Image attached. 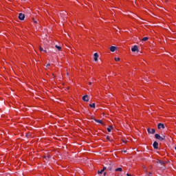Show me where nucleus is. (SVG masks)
I'll use <instances>...</instances> for the list:
<instances>
[{"mask_svg": "<svg viewBox=\"0 0 176 176\" xmlns=\"http://www.w3.org/2000/svg\"><path fill=\"white\" fill-rule=\"evenodd\" d=\"M45 159H46V160H47V158H46V157H45Z\"/></svg>", "mask_w": 176, "mask_h": 176, "instance_id": "33", "label": "nucleus"}, {"mask_svg": "<svg viewBox=\"0 0 176 176\" xmlns=\"http://www.w3.org/2000/svg\"><path fill=\"white\" fill-rule=\"evenodd\" d=\"M90 108H96V103L89 104Z\"/></svg>", "mask_w": 176, "mask_h": 176, "instance_id": "14", "label": "nucleus"}, {"mask_svg": "<svg viewBox=\"0 0 176 176\" xmlns=\"http://www.w3.org/2000/svg\"><path fill=\"white\" fill-rule=\"evenodd\" d=\"M126 175L127 176H132L131 174H129V173H127Z\"/></svg>", "mask_w": 176, "mask_h": 176, "instance_id": "26", "label": "nucleus"}, {"mask_svg": "<svg viewBox=\"0 0 176 176\" xmlns=\"http://www.w3.org/2000/svg\"><path fill=\"white\" fill-rule=\"evenodd\" d=\"M34 23H36V21H34Z\"/></svg>", "mask_w": 176, "mask_h": 176, "instance_id": "29", "label": "nucleus"}, {"mask_svg": "<svg viewBox=\"0 0 176 176\" xmlns=\"http://www.w3.org/2000/svg\"><path fill=\"white\" fill-rule=\"evenodd\" d=\"M126 151H124V153H126Z\"/></svg>", "mask_w": 176, "mask_h": 176, "instance_id": "28", "label": "nucleus"}, {"mask_svg": "<svg viewBox=\"0 0 176 176\" xmlns=\"http://www.w3.org/2000/svg\"><path fill=\"white\" fill-rule=\"evenodd\" d=\"M157 164H160V168H162V170H166V168L164 167L165 164H166V161H162L160 160H158L157 161Z\"/></svg>", "mask_w": 176, "mask_h": 176, "instance_id": "1", "label": "nucleus"}, {"mask_svg": "<svg viewBox=\"0 0 176 176\" xmlns=\"http://www.w3.org/2000/svg\"><path fill=\"white\" fill-rule=\"evenodd\" d=\"M45 159H46V160H47V158H46V157H45Z\"/></svg>", "mask_w": 176, "mask_h": 176, "instance_id": "34", "label": "nucleus"}, {"mask_svg": "<svg viewBox=\"0 0 176 176\" xmlns=\"http://www.w3.org/2000/svg\"><path fill=\"white\" fill-rule=\"evenodd\" d=\"M49 67H50V63H48V64L46 65V68H49Z\"/></svg>", "mask_w": 176, "mask_h": 176, "instance_id": "21", "label": "nucleus"}, {"mask_svg": "<svg viewBox=\"0 0 176 176\" xmlns=\"http://www.w3.org/2000/svg\"><path fill=\"white\" fill-rule=\"evenodd\" d=\"M107 140H108V141H110L109 136H107Z\"/></svg>", "mask_w": 176, "mask_h": 176, "instance_id": "23", "label": "nucleus"}, {"mask_svg": "<svg viewBox=\"0 0 176 176\" xmlns=\"http://www.w3.org/2000/svg\"><path fill=\"white\" fill-rule=\"evenodd\" d=\"M40 51L41 52H45V53H47V51L43 50V47H40Z\"/></svg>", "mask_w": 176, "mask_h": 176, "instance_id": "16", "label": "nucleus"}, {"mask_svg": "<svg viewBox=\"0 0 176 176\" xmlns=\"http://www.w3.org/2000/svg\"><path fill=\"white\" fill-rule=\"evenodd\" d=\"M122 142H123V144H126V141L125 140H122Z\"/></svg>", "mask_w": 176, "mask_h": 176, "instance_id": "25", "label": "nucleus"}, {"mask_svg": "<svg viewBox=\"0 0 176 176\" xmlns=\"http://www.w3.org/2000/svg\"><path fill=\"white\" fill-rule=\"evenodd\" d=\"M112 167H113V164H110L109 166H107V170L112 171Z\"/></svg>", "mask_w": 176, "mask_h": 176, "instance_id": "10", "label": "nucleus"}, {"mask_svg": "<svg viewBox=\"0 0 176 176\" xmlns=\"http://www.w3.org/2000/svg\"><path fill=\"white\" fill-rule=\"evenodd\" d=\"M28 134H26V137H28Z\"/></svg>", "mask_w": 176, "mask_h": 176, "instance_id": "30", "label": "nucleus"}, {"mask_svg": "<svg viewBox=\"0 0 176 176\" xmlns=\"http://www.w3.org/2000/svg\"><path fill=\"white\" fill-rule=\"evenodd\" d=\"M123 170V169H122V168H118L116 169H115V171L118 172V171H120V172H122Z\"/></svg>", "mask_w": 176, "mask_h": 176, "instance_id": "15", "label": "nucleus"}, {"mask_svg": "<svg viewBox=\"0 0 176 176\" xmlns=\"http://www.w3.org/2000/svg\"><path fill=\"white\" fill-rule=\"evenodd\" d=\"M103 171H105V170H108L107 166H104L102 169Z\"/></svg>", "mask_w": 176, "mask_h": 176, "instance_id": "17", "label": "nucleus"}, {"mask_svg": "<svg viewBox=\"0 0 176 176\" xmlns=\"http://www.w3.org/2000/svg\"><path fill=\"white\" fill-rule=\"evenodd\" d=\"M94 120L96 121V123H100V124H102V120H101L94 119Z\"/></svg>", "mask_w": 176, "mask_h": 176, "instance_id": "12", "label": "nucleus"}, {"mask_svg": "<svg viewBox=\"0 0 176 176\" xmlns=\"http://www.w3.org/2000/svg\"><path fill=\"white\" fill-rule=\"evenodd\" d=\"M102 173H104V170H102V169L98 171V174H102Z\"/></svg>", "mask_w": 176, "mask_h": 176, "instance_id": "18", "label": "nucleus"}, {"mask_svg": "<svg viewBox=\"0 0 176 176\" xmlns=\"http://www.w3.org/2000/svg\"><path fill=\"white\" fill-rule=\"evenodd\" d=\"M89 85H91V82H89Z\"/></svg>", "mask_w": 176, "mask_h": 176, "instance_id": "31", "label": "nucleus"}, {"mask_svg": "<svg viewBox=\"0 0 176 176\" xmlns=\"http://www.w3.org/2000/svg\"><path fill=\"white\" fill-rule=\"evenodd\" d=\"M116 49H118V47H116V46H111L110 47V52H115L116 50Z\"/></svg>", "mask_w": 176, "mask_h": 176, "instance_id": "9", "label": "nucleus"}, {"mask_svg": "<svg viewBox=\"0 0 176 176\" xmlns=\"http://www.w3.org/2000/svg\"><path fill=\"white\" fill-rule=\"evenodd\" d=\"M154 149H159V143L157 142H154L153 144Z\"/></svg>", "mask_w": 176, "mask_h": 176, "instance_id": "5", "label": "nucleus"}, {"mask_svg": "<svg viewBox=\"0 0 176 176\" xmlns=\"http://www.w3.org/2000/svg\"><path fill=\"white\" fill-rule=\"evenodd\" d=\"M147 40H148V37H144L142 38V41L144 42L146 41Z\"/></svg>", "mask_w": 176, "mask_h": 176, "instance_id": "19", "label": "nucleus"}, {"mask_svg": "<svg viewBox=\"0 0 176 176\" xmlns=\"http://www.w3.org/2000/svg\"><path fill=\"white\" fill-rule=\"evenodd\" d=\"M107 175V173H104V176Z\"/></svg>", "mask_w": 176, "mask_h": 176, "instance_id": "27", "label": "nucleus"}, {"mask_svg": "<svg viewBox=\"0 0 176 176\" xmlns=\"http://www.w3.org/2000/svg\"><path fill=\"white\" fill-rule=\"evenodd\" d=\"M151 175H152V173H148V176H151Z\"/></svg>", "mask_w": 176, "mask_h": 176, "instance_id": "24", "label": "nucleus"}, {"mask_svg": "<svg viewBox=\"0 0 176 176\" xmlns=\"http://www.w3.org/2000/svg\"><path fill=\"white\" fill-rule=\"evenodd\" d=\"M94 61H98V53H95L94 54Z\"/></svg>", "mask_w": 176, "mask_h": 176, "instance_id": "11", "label": "nucleus"}, {"mask_svg": "<svg viewBox=\"0 0 176 176\" xmlns=\"http://www.w3.org/2000/svg\"><path fill=\"white\" fill-rule=\"evenodd\" d=\"M107 131H108L109 133H111V128H107Z\"/></svg>", "mask_w": 176, "mask_h": 176, "instance_id": "22", "label": "nucleus"}, {"mask_svg": "<svg viewBox=\"0 0 176 176\" xmlns=\"http://www.w3.org/2000/svg\"><path fill=\"white\" fill-rule=\"evenodd\" d=\"M131 52H138V47L137 45H134L133 47L131 48Z\"/></svg>", "mask_w": 176, "mask_h": 176, "instance_id": "8", "label": "nucleus"}, {"mask_svg": "<svg viewBox=\"0 0 176 176\" xmlns=\"http://www.w3.org/2000/svg\"><path fill=\"white\" fill-rule=\"evenodd\" d=\"M147 131H148V133H149V134H155V129H151V128H148L147 129Z\"/></svg>", "mask_w": 176, "mask_h": 176, "instance_id": "4", "label": "nucleus"}, {"mask_svg": "<svg viewBox=\"0 0 176 176\" xmlns=\"http://www.w3.org/2000/svg\"><path fill=\"white\" fill-rule=\"evenodd\" d=\"M157 129L160 130L161 129H165L164 124L162 123H159L157 125Z\"/></svg>", "mask_w": 176, "mask_h": 176, "instance_id": "6", "label": "nucleus"}, {"mask_svg": "<svg viewBox=\"0 0 176 176\" xmlns=\"http://www.w3.org/2000/svg\"><path fill=\"white\" fill-rule=\"evenodd\" d=\"M45 159H46V160H47V158H46V157H45Z\"/></svg>", "mask_w": 176, "mask_h": 176, "instance_id": "32", "label": "nucleus"}, {"mask_svg": "<svg viewBox=\"0 0 176 176\" xmlns=\"http://www.w3.org/2000/svg\"><path fill=\"white\" fill-rule=\"evenodd\" d=\"M55 47H56V49H58V50L59 52L61 51V46L56 45H55Z\"/></svg>", "mask_w": 176, "mask_h": 176, "instance_id": "13", "label": "nucleus"}, {"mask_svg": "<svg viewBox=\"0 0 176 176\" xmlns=\"http://www.w3.org/2000/svg\"><path fill=\"white\" fill-rule=\"evenodd\" d=\"M115 61H120V58H115Z\"/></svg>", "mask_w": 176, "mask_h": 176, "instance_id": "20", "label": "nucleus"}, {"mask_svg": "<svg viewBox=\"0 0 176 176\" xmlns=\"http://www.w3.org/2000/svg\"><path fill=\"white\" fill-rule=\"evenodd\" d=\"M155 138H156V140H159V141H164V140H166V136H160V135L156 133L155 135Z\"/></svg>", "mask_w": 176, "mask_h": 176, "instance_id": "2", "label": "nucleus"}, {"mask_svg": "<svg viewBox=\"0 0 176 176\" xmlns=\"http://www.w3.org/2000/svg\"><path fill=\"white\" fill-rule=\"evenodd\" d=\"M18 17H19V20L23 21V20H24V19H25V15L23 13H19Z\"/></svg>", "mask_w": 176, "mask_h": 176, "instance_id": "3", "label": "nucleus"}, {"mask_svg": "<svg viewBox=\"0 0 176 176\" xmlns=\"http://www.w3.org/2000/svg\"><path fill=\"white\" fill-rule=\"evenodd\" d=\"M82 101H86V102H89V98L87 95L82 96Z\"/></svg>", "mask_w": 176, "mask_h": 176, "instance_id": "7", "label": "nucleus"}]
</instances>
